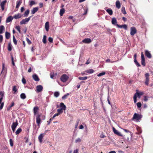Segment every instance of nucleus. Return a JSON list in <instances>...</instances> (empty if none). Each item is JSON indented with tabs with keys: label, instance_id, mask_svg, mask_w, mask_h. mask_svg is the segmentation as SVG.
Wrapping results in <instances>:
<instances>
[{
	"label": "nucleus",
	"instance_id": "obj_1",
	"mask_svg": "<svg viewBox=\"0 0 153 153\" xmlns=\"http://www.w3.org/2000/svg\"><path fill=\"white\" fill-rule=\"evenodd\" d=\"M142 117V116L140 114L135 113L134 114L132 120H135L137 121H140Z\"/></svg>",
	"mask_w": 153,
	"mask_h": 153
},
{
	"label": "nucleus",
	"instance_id": "obj_2",
	"mask_svg": "<svg viewBox=\"0 0 153 153\" xmlns=\"http://www.w3.org/2000/svg\"><path fill=\"white\" fill-rule=\"evenodd\" d=\"M149 74L148 73H146L145 75V84L147 85H148L149 82Z\"/></svg>",
	"mask_w": 153,
	"mask_h": 153
},
{
	"label": "nucleus",
	"instance_id": "obj_3",
	"mask_svg": "<svg viewBox=\"0 0 153 153\" xmlns=\"http://www.w3.org/2000/svg\"><path fill=\"white\" fill-rule=\"evenodd\" d=\"M69 78V77L66 75L64 74L62 75L60 78L61 81L64 82L67 81Z\"/></svg>",
	"mask_w": 153,
	"mask_h": 153
},
{
	"label": "nucleus",
	"instance_id": "obj_4",
	"mask_svg": "<svg viewBox=\"0 0 153 153\" xmlns=\"http://www.w3.org/2000/svg\"><path fill=\"white\" fill-rule=\"evenodd\" d=\"M41 114H37L36 116V123L38 126H39L41 124Z\"/></svg>",
	"mask_w": 153,
	"mask_h": 153
},
{
	"label": "nucleus",
	"instance_id": "obj_5",
	"mask_svg": "<svg viewBox=\"0 0 153 153\" xmlns=\"http://www.w3.org/2000/svg\"><path fill=\"white\" fill-rule=\"evenodd\" d=\"M136 91L137 92L135 94L134 96H135L137 98L138 97L139 98H140L141 96L144 94V93L142 92H138L137 90H136Z\"/></svg>",
	"mask_w": 153,
	"mask_h": 153
},
{
	"label": "nucleus",
	"instance_id": "obj_6",
	"mask_svg": "<svg viewBox=\"0 0 153 153\" xmlns=\"http://www.w3.org/2000/svg\"><path fill=\"white\" fill-rule=\"evenodd\" d=\"M31 16L28 18H25V19L22 20L20 22V24L21 25L27 23L30 20Z\"/></svg>",
	"mask_w": 153,
	"mask_h": 153
},
{
	"label": "nucleus",
	"instance_id": "obj_7",
	"mask_svg": "<svg viewBox=\"0 0 153 153\" xmlns=\"http://www.w3.org/2000/svg\"><path fill=\"white\" fill-rule=\"evenodd\" d=\"M141 64L143 66H145L146 63L145 61V58L143 52L141 53Z\"/></svg>",
	"mask_w": 153,
	"mask_h": 153
},
{
	"label": "nucleus",
	"instance_id": "obj_8",
	"mask_svg": "<svg viewBox=\"0 0 153 153\" xmlns=\"http://www.w3.org/2000/svg\"><path fill=\"white\" fill-rule=\"evenodd\" d=\"M18 123L17 121L16 122H13L11 126V128L13 131V132H14L15 131L16 128L17 126H18Z\"/></svg>",
	"mask_w": 153,
	"mask_h": 153
},
{
	"label": "nucleus",
	"instance_id": "obj_9",
	"mask_svg": "<svg viewBox=\"0 0 153 153\" xmlns=\"http://www.w3.org/2000/svg\"><path fill=\"white\" fill-rule=\"evenodd\" d=\"M137 33V30L134 27H131V28L130 34L131 36L134 35Z\"/></svg>",
	"mask_w": 153,
	"mask_h": 153
},
{
	"label": "nucleus",
	"instance_id": "obj_10",
	"mask_svg": "<svg viewBox=\"0 0 153 153\" xmlns=\"http://www.w3.org/2000/svg\"><path fill=\"white\" fill-rule=\"evenodd\" d=\"M45 133H44L41 134H40L38 137V139L39 142L41 143L42 142V140L43 138V137L45 135Z\"/></svg>",
	"mask_w": 153,
	"mask_h": 153
},
{
	"label": "nucleus",
	"instance_id": "obj_11",
	"mask_svg": "<svg viewBox=\"0 0 153 153\" xmlns=\"http://www.w3.org/2000/svg\"><path fill=\"white\" fill-rule=\"evenodd\" d=\"M18 87L16 86H14L12 88V92L14 94H16L18 92Z\"/></svg>",
	"mask_w": 153,
	"mask_h": 153
},
{
	"label": "nucleus",
	"instance_id": "obj_12",
	"mask_svg": "<svg viewBox=\"0 0 153 153\" xmlns=\"http://www.w3.org/2000/svg\"><path fill=\"white\" fill-rule=\"evenodd\" d=\"M36 91L39 92L42 91L43 89V88L42 85H38L36 86Z\"/></svg>",
	"mask_w": 153,
	"mask_h": 153
},
{
	"label": "nucleus",
	"instance_id": "obj_13",
	"mask_svg": "<svg viewBox=\"0 0 153 153\" xmlns=\"http://www.w3.org/2000/svg\"><path fill=\"white\" fill-rule=\"evenodd\" d=\"M145 53V56L148 58L150 59L151 58L152 55L149 51L148 50H146Z\"/></svg>",
	"mask_w": 153,
	"mask_h": 153
},
{
	"label": "nucleus",
	"instance_id": "obj_14",
	"mask_svg": "<svg viewBox=\"0 0 153 153\" xmlns=\"http://www.w3.org/2000/svg\"><path fill=\"white\" fill-rule=\"evenodd\" d=\"M117 26L119 27L120 28H123L125 30H127V25H119L118 24H117L116 25Z\"/></svg>",
	"mask_w": 153,
	"mask_h": 153
},
{
	"label": "nucleus",
	"instance_id": "obj_15",
	"mask_svg": "<svg viewBox=\"0 0 153 153\" xmlns=\"http://www.w3.org/2000/svg\"><path fill=\"white\" fill-rule=\"evenodd\" d=\"M7 2V1L4 0L0 4V6L2 10H4V5Z\"/></svg>",
	"mask_w": 153,
	"mask_h": 153
},
{
	"label": "nucleus",
	"instance_id": "obj_16",
	"mask_svg": "<svg viewBox=\"0 0 153 153\" xmlns=\"http://www.w3.org/2000/svg\"><path fill=\"white\" fill-rule=\"evenodd\" d=\"M39 110V108L37 106L34 107L33 109L34 114V115H36L38 113V111Z\"/></svg>",
	"mask_w": 153,
	"mask_h": 153
},
{
	"label": "nucleus",
	"instance_id": "obj_17",
	"mask_svg": "<svg viewBox=\"0 0 153 153\" xmlns=\"http://www.w3.org/2000/svg\"><path fill=\"white\" fill-rule=\"evenodd\" d=\"M113 130L114 133L115 134L119 136H122L121 133L116 129L114 127L113 128Z\"/></svg>",
	"mask_w": 153,
	"mask_h": 153
},
{
	"label": "nucleus",
	"instance_id": "obj_18",
	"mask_svg": "<svg viewBox=\"0 0 153 153\" xmlns=\"http://www.w3.org/2000/svg\"><path fill=\"white\" fill-rule=\"evenodd\" d=\"M22 16V15L21 14L18 13L14 15L13 18H14V19H17L21 18Z\"/></svg>",
	"mask_w": 153,
	"mask_h": 153
},
{
	"label": "nucleus",
	"instance_id": "obj_19",
	"mask_svg": "<svg viewBox=\"0 0 153 153\" xmlns=\"http://www.w3.org/2000/svg\"><path fill=\"white\" fill-rule=\"evenodd\" d=\"M32 77H33V79L35 81H39V78L38 77V76L36 74H33L32 76Z\"/></svg>",
	"mask_w": 153,
	"mask_h": 153
},
{
	"label": "nucleus",
	"instance_id": "obj_20",
	"mask_svg": "<svg viewBox=\"0 0 153 153\" xmlns=\"http://www.w3.org/2000/svg\"><path fill=\"white\" fill-rule=\"evenodd\" d=\"M91 42V40L90 38H86L82 40L83 43H89Z\"/></svg>",
	"mask_w": 153,
	"mask_h": 153
},
{
	"label": "nucleus",
	"instance_id": "obj_21",
	"mask_svg": "<svg viewBox=\"0 0 153 153\" xmlns=\"http://www.w3.org/2000/svg\"><path fill=\"white\" fill-rule=\"evenodd\" d=\"M39 10L38 7H35L33 8L32 10H31V13L32 14H34L37 11Z\"/></svg>",
	"mask_w": 153,
	"mask_h": 153
},
{
	"label": "nucleus",
	"instance_id": "obj_22",
	"mask_svg": "<svg viewBox=\"0 0 153 153\" xmlns=\"http://www.w3.org/2000/svg\"><path fill=\"white\" fill-rule=\"evenodd\" d=\"M49 22H47L45 24V28L46 31H48L49 30Z\"/></svg>",
	"mask_w": 153,
	"mask_h": 153
},
{
	"label": "nucleus",
	"instance_id": "obj_23",
	"mask_svg": "<svg viewBox=\"0 0 153 153\" xmlns=\"http://www.w3.org/2000/svg\"><path fill=\"white\" fill-rule=\"evenodd\" d=\"M111 23L112 24L114 25H116L117 24V21L116 20V19L115 18H113L112 19V20H111Z\"/></svg>",
	"mask_w": 153,
	"mask_h": 153
},
{
	"label": "nucleus",
	"instance_id": "obj_24",
	"mask_svg": "<svg viewBox=\"0 0 153 153\" xmlns=\"http://www.w3.org/2000/svg\"><path fill=\"white\" fill-rule=\"evenodd\" d=\"M60 107L61 108L65 110L66 108V106L64 105L63 103L61 102L60 104Z\"/></svg>",
	"mask_w": 153,
	"mask_h": 153
},
{
	"label": "nucleus",
	"instance_id": "obj_25",
	"mask_svg": "<svg viewBox=\"0 0 153 153\" xmlns=\"http://www.w3.org/2000/svg\"><path fill=\"white\" fill-rule=\"evenodd\" d=\"M22 3V1L21 0L17 1L16 2V8L18 9L20 5H21Z\"/></svg>",
	"mask_w": 153,
	"mask_h": 153
},
{
	"label": "nucleus",
	"instance_id": "obj_26",
	"mask_svg": "<svg viewBox=\"0 0 153 153\" xmlns=\"http://www.w3.org/2000/svg\"><path fill=\"white\" fill-rule=\"evenodd\" d=\"M57 114H54L53 117L50 118L49 120V121H48V125H49L51 123V122L52 121V120L53 119L56 117L57 116L56 115H57Z\"/></svg>",
	"mask_w": 153,
	"mask_h": 153
},
{
	"label": "nucleus",
	"instance_id": "obj_27",
	"mask_svg": "<svg viewBox=\"0 0 153 153\" xmlns=\"http://www.w3.org/2000/svg\"><path fill=\"white\" fill-rule=\"evenodd\" d=\"M63 110H64L62 109L61 108H59V109H58L57 110V111L58 112V113L56 114H57V115H56V116H58L59 114L62 113L63 112Z\"/></svg>",
	"mask_w": 153,
	"mask_h": 153
},
{
	"label": "nucleus",
	"instance_id": "obj_28",
	"mask_svg": "<svg viewBox=\"0 0 153 153\" xmlns=\"http://www.w3.org/2000/svg\"><path fill=\"white\" fill-rule=\"evenodd\" d=\"M5 30V27L3 25L0 26V34H2L3 32V31Z\"/></svg>",
	"mask_w": 153,
	"mask_h": 153
},
{
	"label": "nucleus",
	"instance_id": "obj_29",
	"mask_svg": "<svg viewBox=\"0 0 153 153\" xmlns=\"http://www.w3.org/2000/svg\"><path fill=\"white\" fill-rule=\"evenodd\" d=\"M65 10L64 8H62L60 10L59 14L60 16H62L65 12Z\"/></svg>",
	"mask_w": 153,
	"mask_h": 153
},
{
	"label": "nucleus",
	"instance_id": "obj_30",
	"mask_svg": "<svg viewBox=\"0 0 153 153\" xmlns=\"http://www.w3.org/2000/svg\"><path fill=\"white\" fill-rule=\"evenodd\" d=\"M116 7L118 9H119L120 7V4L119 1H117L116 2Z\"/></svg>",
	"mask_w": 153,
	"mask_h": 153
},
{
	"label": "nucleus",
	"instance_id": "obj_31",
	"mask_svg": "<svg viewBox=\"0 0 153 153\" xmlns=\"http://www.w3.org/2000/svg\"><path fill=\"white\" fill-rule=\"evenodd\" d=\"M11 58L12 61V64L13 66H15V64L14 62H16V58H14L12 56H11Z\"/></svg>",
	"mask_w": 153,
	"mask_h": 153
},
{
	"label": "nucleus",
	"instance_id": "obj_32",
	"mask_svg": "<svg viewBox=\"0 0 153 153\" xmlns=\"http://www.w3.org/2000/svg\"><path fill=\"white\" fill-rule=\"evenodd\" d=\"M106 12L110 15H111L113 14V11L112 10L107 9H105Z\"/></svg>",
	"mask_w": 153,
	"mask_h": 153
},
{
	"label": "nucleus",
	"instance_id": "obj_33",
	"mask_svg": "<svg viewBox=\"0 0 153 153\" xmlns=\"http://www.w3.org/2000/svg\"><path fill=\"white\" fill-rule=\"evenodd\" d=\"M94 71L93 69H88L85 71V72L89 74L93 73L94 72Z\"/></svg>",
	"mask_w": 153,
	"mask_h": 153
},
{
	"label": "nucleus",
	"instance_id": "obj_34",
	"mask_svg": "<svg viewBox=\"0 0 153 153\" xmlns=\"http://www.w3.org/2000/svg\"><path fill=\"white\" fill-rule=\"evenodd\" d=\"M22 131V129L21 128H19L17 129L16 131L15 132V134L16 135L19 134Z\"/></svg>",
	"mask_w": 153,
	"mask_h": 153
},
{
	"label": "nucleus",
	"instance_id": "obj_35",
	"mask_svg": "<svg viewBox=\"0 0 153 153\" xmlns=\"http://www.w3.org/2000/svg\"><path fill=\"white\" fill-rule=\"evenodd\" d=\"M20 97L22 99H25L26 97V96L25 95V94L24 93H22L20 95Z\"/></svg>",
	"mask_w": 153,
	"mask_h": 153
},
{
	"label": "nucleus",
	"instance_id": "obj_36",
	"mask_svg": "<svg viewBox=\"0 0 153 153\" xmlns=\"http://www.w3.org/2000/svg\"><path fill=\"white\" fill-rule=\"evenodd\" d=\"M42 42L44 44H45L46 43V35L43 36Z\"/></svg>",
	"mask_w": 153,
	"mask_h": 153
},
{
	"label": "nucleus",
	"instance_id": "obj_37",
	"mask_svg": "<svg viewBox=\"0 0 153 153\" xmlns=\"http://www.w3.org/2000/svg\"><path fill=\"white\" fill-rule=\"evenodd\" d=\"M30 10H29L27 9V10L24 13V16H25L27 17V16L28 15L29 13Z\"/></svg>",
	"mask_w": 153,
	"mask_h": 153
},
{
	"label": "nucleus",
	"instance_id": "obj_38",
	"mask_svg": "<svg viewBox=\"0 0 153 153\" xmlns=\"http://www.w3.org/2000/svg\"><path fill=\"white\" fill-rule=\"evenodd\" d=\"M5 37L6 39H9L10 38V33L6 32L5 33Z\"/></svg>",
	"mask_w": 153,
	"mask_h": 153
},
{
	"label": "nucleus",
	"instance_id": "obj_39",
	"mask_svg": "<svg viewBox=\"0 0 153 153\" xmlns=\"http://www.w3.org/2000/svg\"><path fill=\"white\" fill-rule=\"evenodd\" d=\"M78 78L80 80H85L88 78V77L87 76H83L82 77H79Z\"/></svg>",
	"mask_w": 153,
	"mask_h": 153
},
{
	"label": "nucleus",
	"instance_id": "obj_40",
	"mask_svg": "<svg viewBox=\"0 0 153 153\" xmlns=\"http://www.w3.org/2000/svg\"><path fill=\"white\" fill-rule=\"evenodd\" d=\"M122 12L124 14H126V13L125 10V8L124 7H123L121 9Z\"/></svg>",
	"mask_w": 153,
	"mask_h": 153
},
{
	"label": "nucleus",
	"instance_id": "obj_41",
	"mask_svg": "<svg viewBox=\"0 0 153 153\" xmlns=\"http://www.w3.org/2000/svg\"><path fill=\"white\" fill-rule=\"evenodd\" d=\"M36 4L35 1H31L29 3V5L30 7H31L33 5Z\"/></svg>",
	"mask_w": 153,
	"mask_h": 153
},
{
	"label": "nucleus",
	"instance_id": "obj_42",
	"mask_svg": "<svg viewBox=\"0 0 153 153\" xmlns=\"http://www.w3.org/2000/svg\"><path fill=\"white\" fill-rule=\"evenodd\" d=\"M13 41L15 45H16L17 44V41L14 36H13Z\"/></svg>",
	"mask_w": 153,
	"mask_h": 153
},
{
	"label": "nucleus",
	"instance_id": "obj_43",
	"mask_svg": "<svg viewBox=\"0 0 153 153\" xmlns=\"http://www.w3.org/2000/svg\"><path fill=\"white\" fill-rule=\"evenodd\" d=\"M59 95V93L58 92L56 91L54 93V96L56 97H58Z\"/></svg>",
	"mask_w": 153,
	"mask_h": 153
},
{
	"label": "nucleus",
	"instance_id": "obj_44",
	"mask_svg": "<svg viewBox=\"0 0 153 153\" xmlns=\"http://www.w3.org/2000/svg\"><path fill=\"white\" fill-rule=\"evenodd\" d=\"M134 61L135 63L137 65V66L140 67V64L137 62L136 59H134Z\"/></svg>",
	"mask_w": 153,
	"mask_h": 153
},
{
	"label": "nucleus",
	"instance_id": "obj_45",
	"mask_svg": "<svg viewBox=\"0 0 153 153\" xmlns=\"http://www.w3.org/2000/svg\"><path fill=\"white\" fill-rule=\"evenodd\" d=\"M16 29H17L19 33H21V31L20 30V27L19 26H16L15 27Z\"/></svg>",
	"mask_w": 153,
	"mask_h": 153
},
{
	"label": "nucleus",
	"instance_id": "obj_46",
	"mask_svg": "<svg viewBox=\"0 0 153 153\" xmlns=\"http://www.w3.org/2000/svg\"><path fill=\"white\" fill-rule=\"evenodd\" d=\"M105 73L104 72H102L101 73H99V74H98L97 76H103L104 75H105Z\"/></svg>",
	"mask_w": 153,
	"mask_h": 153
},
{
	"label": "nucleus",
	"instance_id": "obj_47",
	"mask_svg": "<svg viewBox=\"0 0 153 153\" xmlns=\"http://www.w3.org/2000/svg\"><path fill=\"white\" fill-rule=\"evenodd\" d=\"M82 141L81 139L80 138H78L76 139L75 140V143H80Z\"/></svg>",
	"mask_w": 153,
	"mask_h": 153
},
{
	"label": "nucleus",
	"instance_id": "obj_48",
	"mask_svg": "<svg viewBox=\"0 0 153 153\" xmlns=\"http://www.w3.org/2000/svg\"><path fill=\"white\" fill-rule=\"evenodd\" d=\"M69 95V93H67V94H66L64 95L63 97H62V99L63 100L67 98V97Z\"/></svg>",
	"mask_w": 153,
	"mask_h": 153
},
{
	"label": "nucleus",
	"instance_id": "obj_49",
	"mask_svg": "<svg viewBox=\"0 0 153 153\" xmlns=\"http://www.w3.org/2000/svg\"><path fill=\"white\" fill-rule=\"evenodd\" d=\"M116 62V61H111L110 59H107L105 61V62H111V63H113L114 62Z\"/></svg>",
	"mask_w": 153,
	"mask_h": 153
},
{
	"label": "nucleus",
	"instance_id": "obj_50",
	"mask_svg": "<svg viewBox=\"0 0 153 153\" xmlns=\"http://www.w3.org/2000/svg\"><path fill=\"white\" fill-rule=\"evenodd\" d=\"M26 40L27 42L29 45H30L31 43V41L30 40V39L28 38H26Z\"/></svg>",
	"mask_w": 153,
	"mask_h": 153
},
{
	"label": "nucleus",
	"instance_id": "obj_51",
	"mask_svg": "<svg viewBox=\"0 0 153 153\" xmlns=\"http://www.w3.org/2000/svg\"><path fill=\"white\" fill-rule=\"evenodd\" d=\"M141 104L140 102H138L137 103V107L139 108H140L141 106Z\"/></svg>",
	"mask_w": 153,
	"mask_h": 153
},
{
	"label": "nucleus",
	"instance_id": "obj_52",
	"mask_svg": "<svg viewBox=\"0 0 153 153\" xmlns=\"http://www.w3.org/2000/svg\"><path fill=\"white\" fill-rule=\"evenodd\" d=\"M0 95L1 96V97L3 99L4 96V93L3 92L1 91L0 92Z\"/></svg>",
	"mask_w": 153,
	"mask_h": 153
},
{
	"label": "nucleus",
	"instance_id": "obj_53",
	"mask_svg": "<svg viewBox=\"0 0 153 153\" xmlns=\"http://www.w3.org/2000/svg\"><path fill=\"white\" fill-rule=\"evenodd\" d=\"M0 110H1L4 106V102H2L1 104H0Z\"/></svg>",
	"mask_w": 153,
	"mask_h": 153
},
{
	"label": "nucleus",
	"instance_id": "obj_54",
	"mask_svg": "<svg viewBox=\"0 0 153 153\" xmlns=\"http://www.w3.org/2000/svg\"><path fill=\"white\" fill-rule=\"evenodd\" d=\"M48 41L51 43H52L53 42V39L51 37H49L48 38Z\"/></svg>",
	"mask_w": 153,
	"mask_h": 153
},
{
	"label": "nucleus",
	"instance_id": "obj_55",
	"mask_svg": "<svg viewBox=\"0 0 153 153\" xmlns=\"http://www.w3.org/2000/svg\"><path fill=\"white\" fill-rule=\"evenodd\" d=\"M22 82L24 84H25L26 83V80L24 78H22Z\"/></svg>",
	"mask_w": 153,
	"mask_h": 153
},
{
	"label": "nucleus",
	"instance_id": "obj_56",
	"mask_svg": "<svg viewBox=\"0 0 153 153\" xmlns=\"http://www.w3.org/2000/svg\"><path fill=\"white\" fill-rule=\"evenodd\" d=\"M10 145L11 146H13V142L12 139H10Z\"/></svg>",
	"mask_w": 153,
	"mask_h": 153
},
{
	"label": "nucleus",
	"instance_id": "obj_57",
	"mask_svg": "<svg viewBox=\"0 0 153 153\" xmlns=\"http://www.w3.org/2000/svg\"><path fill=\"white\" fill-rule=\"evenodd\" d=\"M137 98L135 96H134L133 99H134V102L135 103L137 101Z\"/></svg>",
	"mask_w": 153,
	"mask_h": 153
},
{
	"label": "nucleus",
	"instance_id": "obj_58",
	"mask_svg": "<svg viewBox=\"0 0 153 153\" xmlns=\"http://www.w3.org/2000/svg\"><path fill=\"white\" fill-rule=\"evenodd\" d=\"M3 36L2 35H0V43L3 40Z\"/></svg>",
	"mask_w": 153,
	"mask_h": 153
},
{
	"label": "nucleus",
	"instance_id": "obj_59",
	"mask_svg": "<svg viewBox=\"0 0 153 153\" xmlns=\"http://www.w3.org/2000/svg\"><path fill=\"white\" fill-rule=\"evenodd\" d=\"M143 100L145 101H147L148 100L147 97L146 96H144Z\"/></svg>",
	"mask_w": 153,
	"mask_h": 153
},
{
	"label": "nucleus",
	"instance_id": "obj_60",
	"mask_svg": "<svg viewBox=\"0 0 153 153\" xmlns=\"http://www.w3.org/2000/svg\"><path fill=\"white\" fill-rule=\"evenodd\" d=\"M10 22V16L8 17L6 21V23L9 22Z\"/></svg>",
	"mask_w": 153,
	"mask_h": 153
},
{
	"label": "nucleus",
	"instance_id": "obj_61",
	"mask_svg": "<svg viewBox=\"0 0 153 153\" xmlns=\"http://www.w3.org/2000/svg\"><path fill=\"white\" fill-rule=\"evenodd\" d=\"M39 6L40 8H42L43 7V4L42 3H40L39 4Z\"/></svg>",
	"mask_w": 153,
	"mask_h": 153
},
{
	"label": "nucleus",
	"instance_id": "obj_62",
	"mask_svg": "<svg viewBox=\"0 0 153 153\" xmlns=\"http://www.w3.org/2000/svg\"><path fill=\"white\" fill-rule=\"evenodd\" d=\"M79 152V150L78 149L74 150V153H78Z\"/></svg>",
	"mask_w": 153,
	"mask_h": 153
},
{
	"label": "nucleus",
	"instance_id": "obj_63",
	"mask_svg": "<svg viewBox=\"0 0 153 153\" xmlns=\"http://www.w3.org/2000/svg\"><path fill=\"white\" fill-rule=\"evenodd\" d=\"M50 77L51 78L53 79L54 77V74L51 73L50 74Z\"/></svg>",
	"mask_w": 153,
	"mask_h": 153
},
{
	"label": "nucleus",
	"instance_id": "obj_64",
	"mask_svg": "<svg viewBox=\"0 0 153 153\" xmlns=\"http://www.w3.org/2000/svg\"><path fill=\"white\" fill-rule=\"evenodd\" d=\"M25 10V8L24 7H22L21 8V12L22 13Z\"/></svg>",
	"mask_w": 153,
	"mask_h": 153
}]
</instances>
